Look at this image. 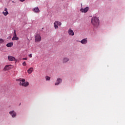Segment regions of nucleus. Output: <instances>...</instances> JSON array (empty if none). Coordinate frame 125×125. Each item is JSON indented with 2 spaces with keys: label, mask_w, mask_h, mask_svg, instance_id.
Listing matches in <instances>:
<instances>
[{
  "label": "nucleus",
  "mask_w": 125,
  "mask_h": 125,
  "mask_svg": "<svg viewBox=\"0 0 125 125\" xmlns=\"http://www.w3.org/2000/svg\"><path fill=\"white\" fill-rule=\"evenodd\" d=\"M91 23L94 27H97L99 25V19L97 17H94L91 19Z\"/></svg>",
  "instance_id": "obj_1"
},
{
  "label": "nucleus",
  "mask_w": 125,
  "mask_h": 125,
  "mask_svg": "<svg viewBox=\"0 0 125 125\" xmlns=\"http://www.w3.org/2000/svg\"><path fill=\"white\" fill-rule=\"evenodd\" d=\"M17 82H21L20 83V84L22 86H24L25 87L28 86L29 85V82H26V80L25 79L20 78L17 80Z\"/></svg>",
  "instance_id": "obj_2"
},
{
  "label": "nucleus",
  "mask_w": 125,
  "mask_h": 125,
  "mask_svg": "<svg viewBox=\"0 0 125 125\" xmlns=\"http://www.w3.org/2000/svg\"><path fill=\"white\" fill-rule=\"evenodd\" d=\"M61 25H62V23L59 21H56L54 23V27L55 29H58V26H61Z\"/></svg>",
  "instance_id": "obj_3"
},
{
  "label": "nucleus",
  "mask_w": 125,
  "mask_h": 125,
  "mask_svg": "<svg viewBox=\"0 0 125 125\" xmlns=\"http://www.w3.org/2000/svg\"><path fill=\"white\" fill-rule=\"evenodd\" d=\"M41 41H42V37H41V35L37 34L35 36V42H41Z\"/></svg>",
  "instance_id": "obj_4"
},
{
  "label": "nucleus",
  "mask_w": 125,
  "mask_h": 125,
  "mask_svg": "<svg viewBox=\"0 0 125 125\" xmlns=\"http://www.w3.org/2000/svg\"><path fill=\"white\" fill-rule=\"evenodd\" d=\"M9 114L12 116V118H15L16 117V112L14 111H10Z\"/></svg>",
  "instance_id": "obj_5"
},
{
  "label": "nucleus",
  "mask_w": 125,
  "mask_h": 125,
  "mask_svg": "<svg viewBox=\"0 0 125 125\" xmlns=\"http://www.w3.org/2000/svg\"><path fill=\"white\" fill-rule=\"evenodd\" d=\"M68 35H69V36H74V35H75L74 31H73V30L71 29V28H70L68 30Z\"/></svg>",
  "instance_id": "obj_6"
},
{
  "label": "nucleus",
  "mask_w": 125,
  "mask_h": 125,
  "mask_svg": "<svg viewBox=\"0 0 125 125\" xmlns=\"http://www.w3.org/2000/svg\"><path fill=\"white\" fill-rule=\"evenodd\" d=\"M32 11L35 13H39V12H40V9H39V7H35L32 9Z\"/></svg>",
  "instance_id": "obj_7"
},
{
  "label": "nucleus",
  "mask_w": 125,
  "mask_h": 125,
  "mask_svg": "<svg viewBox=\"0 0 125 125\" xmlns=\"http://www.w3.org/2000/svg\"><path fill=\"white\" fill-rule=\"evenodd\" d=\"M8 59L9 61H15L16 60L14 57H12L11 56H9L8 57Z\"/></svg>",
  "instance_id": "obj_8"
},
{
  "label": "nucleus",
  "mask_w": 125,
  "mask_h": 125,
  "mask_svg": "<svg viewBox=\"0 0 125 125\" xmlns=\"http://www.w3.org/2000/svg\"><path fill=\"white\" fill-rule=\"evenodd\" d=\"M62 83V79L61 78H58L57 80V82L55 83V85H58V84H59V83Z\"/></svg>",
  "instance_id": "obj_9"
},
{
  "label": "nucleus",
  "mask_w": 125,
  "mask_h": 125,
  "mask_svg": "<svg viewBox=\"0 0 125 125\" xmlns=\"http://www.w3.org/2000/svg\"><path fill=\"white\" fill-rule=\"evenodd\" d=\"M80 11L81 12H84V13H85L86 12H87V11H88V7H86L84 9H81Z\"/></svg>",
  "instance_id": "obj_10"
},
{
  "label": "nucleus",
  "mask_w": 125,
  "mask_h": 125,
  "mask_svg": "<svg viewBox=\"0 0 125 125\" xmlns=\"http://www.w3.org/2000/svg\"><path fill=\"white\" fill-rule=\"evenodd\" d=\"M4 16H7L8 14V11H7V8H5L4 11L2 12Z\"/></svg>",
  "instance_id": "obj_11"
},
{
  "label": "nucleus",
  "mask_w": 125,
  "mask_h": 125,
  "mask_svg": "<svg viewBox=\"0 0 125 125\" xmlns=\"http://www.w3.org/2000/svg\"><path fill=\"white\" fill-rule=\"evenodd\" d=\"M34 72V68L31 67L27 70V73L29 74H32V72Z\"/></svg>",
  "instance_id": "obj_12"
},
{
  "label": "nucleus",
  "mask_w": 125,
  "mask_h": 125,
  "mask_svg": "<svg viewBox=\"0 0 125 125\" xmlns=\"http://www.w3.org/2000/svg\"><path fill=\"white\" fill-rule=\"evenodd\" d=\"M3 70H4V71H6L7 70H10V65H6L4 67Z\"/></svg>",
  "instance_id": "obj_13"
},
{
  "label": "nucleus",
  "mask_w": 125,
  "mask_h": 125,
  "mask_svg": "<svg viewBox=\"0 0 125 125\" xmlns=\"http://www.w3.org/2000/svg\"><path fill=\"white\" fill-rule=\"evenodd\" d=\"M7 47H12L13 46V42H9L6 44Z\"/></svg>",
  "instance_id": "obj_14"
},
{
  "label": "nucleus",
  "mask_w": 125,
  "mask_h": 125,
  "mask_svg": "<svg viewBox=\"0 0 125 125\" xmlns=\"http://www.w3.org/2000/svg\"><path fill=\"white\" fill-rule=\"evenodd\" d=\"M81 42L83 44H85L87 42V40L86 39H84L81 41Z\"/></svg>",
  "instance_id": "obj_15"
},
{
  "label": "nucleus",
  "mask_w": 125,
  "mask_h": 125,
  "mask_svg": "<svg viewBox=\"0 0 125 125\" xmlns=\"http://www.w3.org/2000/svg\"><path fill=\"white\" fill-rule=\"evenodd\" d=\"M12 41H18L19 38L17 36H13V38L12 39Z\"/></svg>",
  "instance_id": "obj_16"
},
{
  "label": "nucleus",
  "mask_w": 125,
  "mask_h": 125,
  "mask_svg": "<svg viewBox=\"0 0 125 125\" xmlns=\"http://www.w3.org/2000/svg\"><path fill=\"white\" fill-rule=\"evenodd\" d=\"M69 61V59L67 58H64L63 59V63H66V62H68Z\"/></svg>",
  "instance_id": "obj_17"
},
{
  "label": "nucleus",
  "mask_w": 125,
  "mask_h": 125,
  "mask_svg": "<svg viewBox=\"0 0 125 125\" xmlns=\"http://www.w3.org/2000/svg\"><path fill=\"white\" fill-rule=\"evenodd\" d=\"M46 81H49L50 80V77L49 76H46L45 77Z\"/></svg>",
  "instance_id": "obj_18"
},
{
  "label": "nucleus",
  "mask_w": 125,
  "mask_h": 125,
  "mask_svg": "<svg viewBox=\"0 0 125 125\" xmlns=\"http://www.w3.org/2000/svg\"><path fill=\"white\" fill-rule=\"evenodd\" d=\"M22 65H23V66H26L27 65V63H26V62H24L22 63Z\"/></svg>",
  "instance_id": "obj_19"
},
{
  "label": "nucleus",
  "mask_w": 125,
  "mask_h": 125,
  "mask_svg": "<svg viewBox=\"0 0 125 125\" xmlns=\"http://www.w3.org/2000/svg\"><path fill=\"white\" fill-rule=\"evenodd\" d=\"M17 34H16V31L14 30V36H17Z\"/></svg>",
  "instance_id": "obj_20"
},
{
  "label": "nucleus",
  "mask_w": 125,
  "mask_h": 125,
  "mask_svg": "<svg viewBox=\"0 0 125 125\" xmlns=\"http://www.w3.org/2000/svg\"><path fill=\"white\" fill-rule=\"evenodd\" d=\"M4 41L2 40V39H0V43H2Z\"/></svg>",
  "instance_id": "obj_21"
},
{
  "label": "nucleus",
  "mask_w": 125,
  "mask_h": 125,
  "mask_svg": "<svg viewBox=\"0 0 125 125\" xmlns=\"http://www.w3.org/2000/svg\"><path fill=\"white\" fill-rule=\"evenodd\" d=\"M28 56H29V57L30 58H32V56H33V54H29V55H28Z\"/></svg>",
  "instance_id": "obj_22"
},
{
  "label": "nucleus",
  "mask_w": 125,
  "mask_h": 125,
  "mask_svg": "<svg viewBox=\"0 0 125 125\" xmlns=\"http://www.w3.org/2000/svg\"><path fill=\"white\" fill-rule=\"evenodd\" d=\"M28 59L27 58H23L22 60H27Z\"/></svg>",
  "instance_id": "obj_23"
},
{
  "label": "nucleus",
  "mask_w": 125,
  "mask_h": 125,
  "mask_svg": "<svg viewBox=\"0 0 125 125\" xmlns=\"http://www.w3.org/2000/svg\"><path fill=\"white\" fill-rule=\"evenodd\" d=\"M20 1H21V2H23V1H25V0H20Z\"/></svg>",
  "instance_id": "obj_24"
}]
</instances>
